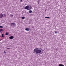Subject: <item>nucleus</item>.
<instances>
[{
  "label": "nucleus",
  "instance_id": "9d476101",
  "mask_svg": "<svg viewBox=\"0 0 66 66\" xmlns=\"http://www.w3.org/2000/svg\"><path fill=\"white\" fill-rule=\"evenodd\" d=\"M45 18H48V19L50 18L49 17H47V16H45Z\"/></svg>",
  "mask_w": 66,
  "mask_h": 66
},
{
  "label": "nucleus",
  "instance_id": "393cba45",
  "mask_svg": "<svg viewBox=\"0 0 66 66\" xmlns=\"http://www.w3.org/2000/svg\"><path fill=\"white\" fill-rule=\"evenodd\" d=\"M25 13H26V11H25Z\"/></svg>",
  "mask_w": 66,
  "mask_h": 66
},
{
  "label": "nucleus",
  "instance_id": "bb28decb",
  "mask_svg": "<svg viewBox=\"0 0 66 66\" xmlns=\"http://www.w3.org/2000/svg\"><path fill=\"white\" fill-rule=\"evenodd\" d=\"M42 54V53H41L40 54Z\"/></svg>",
  "mask_w": 66,
  "mask_h": 66
},
{
  "label": "nucleus",
  "instance_id": "7ed1b4c3",
  "mask_svg": "<svg viewBox=\"0 0 66 66\" xmlns=\"http://www.w3.org/2000/svg\"><path fill=\"white\" fill-rule=\"evenodd\" d=\"M30 7L28 5H27L25 6L24 7V9L28 10V9H29Z\"/></svg>",
  "mask_w": 66,
  "mask_h": 66
},
{
  "label": "nucleus",
  "instance_id": "0eeeda50",
  "mask_svg": "<svg viewBox=\"0 0 66 66\" xmlns=\"http://www.w3.org/2000/svg\"><path fill=\"white\" fill-rule=\"evenodd\" d=\"M25 30L26 31H29V30H30V29H29V28H27L25 29Z\"/></svg>",
  "mask_w": 66,
  "mask_h": 66
},
{
  "label": "nucleus",
  "instance_id": "1a4fd4ad",
  "mask_svg": "<svg viewBox=\"0 0 66 66\" xmlns=\"http://www.w3.org/2000/svg\"><path fill=\"white\" fill-rule=\"evenodd\" d=\"M58 66H64V65L62 64H59Z\"/></svg>",
  "mask_w": 66,
  "mask_h": 66
},
{
  "label": "nucleus",
  "instance_id": "6ab92c4d",
  "mask_svg": "<svg viewBox=\"0 0 66 66\" xmlns=\"http://www.w3.org/2000/svg\"><path fill=\"white\" fill-rule=\"evenodd\" d=\"M42 50V51H44V50H43L42 49H41Z\"/></svg>",
  "mask_w": 66,
  "mask_h": 66
},
{
  "label": "nucleus",
  "instance_id": "dca6fc26",
  "mask_svg": "<svg viewBox=\"0 0 66 66\" xmlns=\"http://www.w3.org/2000/svg\"><path fill=\"white\" fill-rule=\"evenodd\" d=\"M0 28H3V26H0Z\"/></svg>",
  "mask_w": 66,
  "mask_h": 66
},
{
  "label": "nucleus",
  "instance_id": "f8f14e48",
  "mask_svg": "<svg viewBox=\"0 0 66 66\" xmlns=\"http://www.w3.org/2000/svg\"><path fill=\"white\" fill-rule=\"evenodd\" d=\"M25 18V17L23 16H22V19H24Z\"/></svg>",
  "mask_w": 66,
  "mask_h": 66
},
{
  "label": "nucleus",
  "instance_id": "4468645a",
  "mask_svg": "<svg viewBox=\"0 0 66 66\" xmlns=\"http://www.w3.org/2000/svg\"><path fill=\"white\" fill-rule=\"evenodd\" d=\"M13 16V15H12V14H10V17H12Z\"/></svg>",
  "mask_w": 66,
  "mask_h": 66
},
{
  "label": "nucleus",
  "instance_id": "a211bd4d",
  "mask_svg": "<svg viewBox=\"0 0 66 66\" xmlns=\"http://www.w3.org/2000/svg\"><path fill=\"white\" fill-rule=\"evenodd\" d=\"M4 53H6V52H5V51H4Z\"/></svg>",
  "mask_w": 66,
  "mask_h": 66
},
{
  "label": "nucleus",
  "instance_id": "9b49d317",
  "mask_svg": "<svg viewBox=\"0 0 66 66\" xmlns=\"http://www.w3.org/2000/svg\"><path fill=\"white\" fill-rule=\"evenodd\" d=\"M8 34H9V33L7 32L5 34V35H8Z\"/></svg>",
  "mask_w": 66,
  "mask_h": 66
},
{
  "label": "nucleus",
  "instance_id": "4be33fe9",
  "mask_svg": "<svg viewBox=\"0 0 66 66\" xmlns=\"http://www.w3.org/2000/svg\"><path fill=\"white\" fill-rule=\"evenodd\" d=\"M32 28H34V27H32Z\"/></svg>",
  "mask_w": 66,
  "mask_h": 66
},
{
  "label": "nucleus",
  "instance_id": "39448f33",
  "mask_svg": "<svg viewBox=\"0 0 66 66\" xmlns=\"http://www.w3.org/2000/svg\"><path fill=\"white\" fill-rule=\"evenodd\" d=\"M9 39H13L14 38V36H11L9 38Z\"/></svg>",
  "mask_w": 66,
  "mask_h": 66
},
{
  "label": "nucleus",
  "instance_id": "a878e982",
  "mask_svg": "<svg viewBox=\"0 0 66 66\" xmlns=\"http://www.w3.org/2000/svg\"><path fill=\"white\" fill-rule=\"evenodd\" d=\"M1 40L0 39V41H1Z\"/></svg>",
  "mask_w": 66,
  "mask_h": 66
},
{
  "label": "nucleus",
  "instance_id": "f3484780",
  "mask_svg": "<svg viewBox=\"0 0 66 66\" xmlns=\"http://www.w3.org/2000/svg\"><path fill=\"white\" fill-rule=\"evenodd\" d=\"M57 33V31H55V33L56 34Z\"/></svg>",
  "mask_w": 66,
  "mask_h": 66
},
{
  "label": "nucleus",
  "instance_id": "f257e3e1",
  "mask_svg": "<svg viewBox=\"0 0 66 66\" xmlns=\"http://www.w3.org/2000/svg\"><path fill=\"white\" fill-rule=\"evenodd\" d=\"M37 48H35L33 50V53H34L35 52L36 54H39V53H41L42 52V51L40 49H36Z\"/></svg>",
  "mask_w": 66,
  "mask_h": 66
},
{
  "label": "nucleus",
  "instance_id": "423d86ee",
  "mask_svg": "<svg viewBox=\"0 0 66 66\" xmlns=\"http://www.w3.org/2000/svg\"><path fill=\"white\" fill-rule=\"evenodd\" d=\"M29 6H30V8L29 9H28L27 10V11L28 10H31V9H32V6H31V5H29Z\"/></svg>",
  "mask_w": 66,
  "mask_h": 66
},
{
  "label": "nucleus",
  "instance_id": "f03ea898",
  "mask_svg": "<svg viewBox=\"0 0 66 66\" xmlns=\"http://www.w3.org/2000/svg\"><path fill=\"white\" fill-rule=\"evenodd\" d=\"M0 18H1L3 17H5V16H6V14L5 13H4V14H2V13L1 14H0Z\"/></svg>",
  "mask_w": 66,
  "mask_h": 66
},
{
  "label": "nucleus",
  "instance_id": "6e6552de",
  "mask_svg": "<svg viewBox=\"0 0 66 66\" xmlns=\"http://www.w3.org/2000/svg\"><path fill=\"white\" fill-rule=\"evenodd\" d=\"M29 13H32V11L31 10H30L29 11Z\"/></svg>",
  "mask_w": 66,
  "mask_h": 66
},
{
  "label": "nucleus",
  "instance_id": "aec40b11",
  "mask_svg": "<svg viewBox=\"0 0 66 66\" xmlns=\"http://www.w3.org/2000/svg\"><path fill=\"white\" fill-rule=\"evenodd\" d=\"M7 49H10V48H7Z\"/></svg>",
  "mask_w": 66,
  "mask_h": 66
},
{
  "label": "nucleus",
  "instance_id": "412c9836",
  "mask_svg": "<svg viewBox=\"0 0 66 66\" xmlns=\"http://www.w3.org/2000/svg\"><path fill=\"white\" fill-rule=\"evenodd\" d=\"M22 0H21L20 1V2H22Z\"/></svg>",
  "mask_w": 66,
  "mask_h": 66
},
{
  "label": "nucleus",
  "instance_id": "ddd939ff",
  "mask_svg": "<svg viewBox=\"0 0 66 66\" xmlns=\"http://www.w3.org/2000/svg\"><path fill=\"white\" fill-rule=\"evenodd\" d=\"M2 37H3H3H4V36H3L4 35V34H2Z\"/></svg>",
  "mask_w": 66,
  "mask_h": 66
},
{
  "label": "nucleus",
  "instance_id": "b1692460",
  "mask_svg": "<svg viewBox=\"0 0 66 66\" xmlns=\"http://www.w3.org/2000/svg\"><path fill=\"white\" fill-rule=\"evenodd\" d=\"M23 13H22V14H23Z\"/></svg>",
  "mask_w": 66,
  "mask_h": 66
},
{
  "label": "nucleus",
  "instance_id": "20e7f679",
  "mask_svg": "<svg viewBox=\"0 0 66 66\" xmlns=\"http://www.w3.org/2000/svg\"><path fill=\"white\" fill-rule=\"evenodd\" d=\"M11 26L13 27H15L16 26V24L15 23H11Z\"/></svg>",
  "mask_w": 66,
  "mask_h": 66
},
{
  "label": "nucleus",
  "instance_id": "2eb2a0df",
  "mask_svg": "<svg viewBox=\"0 0 66 66\" xmlns=\"http://www.w3.org/2000/svg\"><path fill=\"white\" fill-rule=\"evenodd\" d=\"M3 30L2 29H0V31L1 32V31H3Z\"/></svg>",
  "mask_w": 66,
  "mask_h": 66
},
{
  "label": "nucleus",
  "instance_id": "5701e85b",
  "mask_svg": "<svg viewBox=\"0 0 66 66\" xmlns=\"http://www.w3.org/2000/svg\"><path fill=\"white\" fill-rule=\"evenodd\" d=\"M32 15H33V14H31L30 16H32Z\"/></svg>",
  "mask_w": 66,
  "mask_h": 66
}]
</instances>
